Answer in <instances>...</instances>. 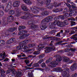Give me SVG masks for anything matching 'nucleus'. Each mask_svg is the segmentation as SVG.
I'll use <instances>...</instances> for the list:
<instances>
[{"label":"nucleus","mask_w":77,"mask_h":77,"mask_svg":"<svg viewBox=\"0 0 77 77\" xmlns=\"http://www.w3.org/2000/svg\"><path fill=\"white\" fill-rule=\"evenodd\" d=\"M52 20H53V17L51 16H48L43 19L41 22L42 25V26L40 27L41 29L42 30L45 29L47 27V23H48V22L51 21Z\"/></svg>","instance_id":"nucleus-1"},{"label":"nucleus","mask_w":77,"mask_h":77,"mask_svg":"<svg viewBox=\"0 0 77 77\" xmlns=\"http://www.w3.org/2000/svg\"><path fill=\"white\" fill-rule=\"evenodd\" d=\"M54 57L56 58V60L52 61L50 63L51 65L50 64L48 65L49 67H56V65H58L59 62L61 61L62 60V58L59 55H56Z\"/></svg>","instance_id":"nucleus-2"},{"label":"nucleus","mask_w":77,"mask_h":77,"mask_svg":"<svg viewBox=\"0 0 77 77\" xmlns=\"http://www.w3.org/2000/svg\"><path fill=\"white\" fill-rule=\"evenodd\" d=\"M54 20H55L54 21V22H51L49 23L50 25V28L51 29H57V27H56L54 26H56V24L57 26V23L58 22V21H59V18H58V17H54Z\"/></svg>","instance_id":"nucleus-3"},{"label":"nucleus","mask_w":77,"mask_h":77,"mask_svg":"<svg viewBox=\"0 0 77 77\" xmlns=\"http://www.w3.org/2000/svg\"><path fill=\"white\" fill-rule=\"evenodd\" d=\"M33 15V14L29 13V12H26L24 16H21L20 18L21 19H23V20H28L29 18L32 17Z\"/></svg>","instance_id":"nucleus-4"},{"label":"nucleus","mask_w":77,"mask_h":77,"mask_svg":"<svg viewBox=\"0 0 77 77\" xmlns=\"http://www.w3.org/2000/svg\"><path fill=\"white\" fill-rule=\"evenodd\" d=\"M69 25V23L66 20H65L63 22H58L57 23V26L61 27H65L66 25Z\"/></svg>","instance_id":"nucleus-5"},{"label":"nucleus","mask_w":77,"mask_h":77,"mask_svg":"<svg viewBox=\"0 0 77 77\" xmlns=\"http://www.w3.org/2000/svg\"><path fill=\"white\" fill-rule=\"evenodd\" d=\"M45 49H46L45 51V53H49V52L51 51H54V50L56 49V48L54 46L46 48H45Z\"/></svg>","instance_id":"nucleus-6"},{"label":"nucleus","mask_w":77,"mask_h":77,"mask_svg":"<svg viewBox=\"0 0 77 77\" xmlns=\"http://www.w3.org/2000/svg\"><path fill=\"white\" fill-rule=\"evenodd\" d=\"M14 69H11V70L12 72L14 75H16L18 77H20L22 75V74H21V72H16L15 70H14Z\"/></svg>","instance_id":"nucleus-7"},{"label":"nucleus","mask_w":77,"mask_h":77,"mask_svg":"<svg viewBox=\"0 0 77 77\" xmlns=\"http://www.w3.org/2000/svg\"><path fill=\"white\" fill-rule=\"evenodd\" d=\"M37 7L35 6H33L32 7H30V10L31 12L34 14H37L39 12V10H37Z\"/></svg>","instance_id":"nucleus-8"},{"label":"nucleus","mask_w":77,"mask_h":77,"mask_svg":"<svg viewBox=\"0 0 77 77\" xmlns=\"http://www.w3.org/2000/svg\"><path fill=\"white\" fill-rule=\"evenodd\" d=\"M20 1H15L13 3V6L14 8H18L20 6Z\"/></svg>","instance_id":"nucleus-9"},{"label":"nucleus","mask_w":77,"mask_h":77,"mask_svg":"<svg viewBox=\"0 0 77 77\" xmlns=\"http://www.w3.org/2000/svg\"><path fill=\"white\" fill-rule=\"evenodd\" d=\"M17 28L16 27H14V28H11L9 29L8 30H6V32H7L6 33V35H8V33H11V32H14L15 30H16Z\"/></svg>","instance_id":"nucleus-10"},{"label":"nucleus","mask_w":77,"mask_h":77,"mask_svg":"<svg viewBox=\"0 0 77 77\" xmlns=\"http://www.w3.org/2000/svg\"><path fill=\"white\" fill-rule=\"evenodd\" d=\"M61 5V3L57 4V2H55L50 5V7H49V8H53V6H54V7H57V6H60Z\"/></svg>","instance_id":"nucleus-11"},{"label":"nucleus","mask_w":77,"mask_h":77,"mask_svg":"<svg viewBox=\"0 0 77 77\" xmlns=\"http://www.w3.org/2000/svg\"><path fill=\"white\" fill-rule=\"evenodd\" d=\"M77 66L76 63H74L70 67V69L71 71H75L77 68Z\"/></svg>","instance_id":"nucleus-12"},{"label":"nucleus","mask_w":77,"mask_h":77,"mask_svg":"<svg viewBox=\"0 0 77 77\" xmlns=\"http://www.w3.org/2000/svg\"><path fill=\"white\" fill-rule=\"evenodd\" d=\"M7 20L8 22H13L14 20V17L12 15L9 16L7 18Z\"/></svg>","instance_id":"nucleus-13"},{"label":"nucleus","mask_w":77,"mask_h":77,"mask_svg":"<svg viewBox=\"0 0 77 77\" xmlns=\"http://www.w3.org/2000/svg\"><path fill=\"white\" fill-rule=\"evenodd\" d=\"M36 3L38 6H41L44 4V2L41 0H37L36 1Z\"/></svg>","instance_id":"nucleus-14"},{"label":"nucleus","mask_w":77,"mask_h":77,"mask_svg":"<svg viewBox=\"0 0 77 77\" xmlns=\"http://www.w3.org/2000/svg\"><path fill=\"white\" fill-rule=\"evenodd\" d=\"M21 8L24 11H28L27 7H26V6L25 5H24V4H22Z\"/></svg>","instance_id":"nucleus-15"},{"label":"nucleus","mask_w":77,"mask_h":77,"mask_svg":"<svg viewBox=\"0 0 77 77\" xmlns=\"http://www.w3.org/2000/svg\"><path fill=\"white\" fill-rule=\"evenodd\" d=\"M70 32V29H67L65 31L64 35H70L71 36V34H69Z\"/></svg>","instance_id":"nucleus-16"},{"label":"nucleus","mask_w":77,"mask_h":77,"mask_svg":"<svg viewBox=\"0 0 77 77\" xmlns=\"http://www.w3.org/2000/svg\"><path fill=\"white\" fill-rule=\"evenodd\" d=\"M23 2L28 5H32V2L30 0H23Z\"/></svg>","instance_id":"nucleus-17"},{"label":"nucleus","mask_w":77,"mask_h":77,"mask_svg":"<svg viewBox=\"0 0 77 77\" xmlns=\"http://www.w3.org/2000/svg\"><path fill=\"white\" fill-rule=\"evenodd\" d=\"M12 2L11 1H10L8 2V3L7 7L11 9L12 8Z\"/></svg>","instance_id":"nucleus-18"},{"label":"nucleus","mask_w":77,"mask_h":77,"mask_svg":"<svg viewBox=\"0 0 77 77\" xmlns=\"http://www.w3.org/2000/svg\"><path fill=\"white\" fill-rule=\"evenodd\" d=\"M69 61V58L66 57H64L63 60V62H68Z\"/></svg>","instance_id":"nucleus-19"},{"label":"nucleus","mask_w":77,"mask_h":77,"mask_svg":"<svg viewBox=\"0 0 77 77\" xmlns=\"http://www.w3.org/2000/svg\"><path fill=\"white\" fill-rule=\"evenodd\" d=\"M41 14L42 16H44V15H48L49 13L48 11H45L41 13Z\"/></svg>","instance_id":"nucleus-20"},{"label":"nucleus","mask_w":77,"mask_h":77,"mask_svg":"<svg viewBox=\"0 0 77 77\" xmlns=\"http://www.w3.org/2000/svg\"><path fill=\"white\" fill-rule=\"evenodd\" d=\"M46 1H45V5H48V7H49V6H50V5H48L51 2V0H45Z\"/></svg>","instance_id":"nucleus-21"},{"label":"nucleus","mask_w":77,"mask_h":77,"mask_svg":"<svg viewBox=\"0 0 77 77\" xmlns=\"http://www.w3.org/2000/svg\"><path fill=\"white\" fill-rule=\"evenodd\" d=\"M5 72L4 71V70L3 69H1V75L3 76V77H5L6 76L5 75L2 74H4V73H5Z\"/></svg>","instance_id":"nucleus-22"},{"label":"nucleus","mask_w":77,"mask_h":77,"mask_svg":"<svg viewBox=\"0 0 77 77\" xmlns=\"http://www.w3.org/2000/svg\"><path fill=\"white\" fill-rule=\"evenodd\" d=\"M0 46H2L5 44V42L3 40H0Z\"/></svg>","instance_id":"nucleus-23"},{"label":"nucleus","mask_w":77,"mask_h":77,"mask_svg":"<svg viewBox=\"0 0 77 77\" xmlns=\"http://www.w3.org/2000/svg\"><path fill=\"white\" fill-rule=\"evenodd\" d=\"M72 13H70L69 14L68 13H66L65 14H64V16H65V18H67V17H69V16L70 17L72 15Z\"/></svg>","instance_id":"nucleus-24"},{"label":"nucleus","mask_w":77,"mask_h":77,"mask_svg":"<svg viewBox=\"0 0 77 77\" xmlns=\"http://www.w3.org/2000/svg\"><path fill=\"white\" fill-rule=\"evenodd\" d=\"M26 29V26H20L19 27V30H22V29Z\"/></svg>","instance_id":"nucleus-25"},{"label":"nucleus","mask_w":77,"mask_h":77,"mask_svg":"<svg viewBox=\"0 0 77 77\" xmlns=\"http://www.w3.org/2000/svg\"><path fill=\"white\" fill-rule=\"evenodd\" d=\"M22 47H23V45H20L17 46V50H21V49H23L22 48Z\"/></svg>","instance_id":"nucleus-26"},{"label":"nucleus","mask_w":77,"mask_h":77,"mask_svg":"<svg viewBox=\"0 0 77 77\" xmlns=\"http://www.w3.org/2000/svg\"><path fill=\"white\" fill-rule=\"evenodd\" d=\"M75 32H76V30H75V29H73L72 31H70V32L69 34V35H70L71 36V35H72V34L75 33Z\"/></svg>","instance_id":"nucleus-27"},{"label":"nucleus","mask_w":77,"mask_h":77,"mask_svg":"<svg viewBox=\"0 0 77 77\" xmlns=\"http://www.w3.org/2000/svg\"><path fill=\"white\" fill-rule=\"evenodd\" d=\"M32 66L33 67H39V65L37 63H34L33 64Z\"/></svg>","instance_id":"nucleus-28"},{"label":"nucleus","mask_w":77,"mask_h":77,"mask_svg":"<svg viewBox=\"0 0 77 77\" xmlns=\"http://www.w3.org/2000/svg\"><path fill=\"white\" fill-rule=\"evenodd\" d=\"M30 27L31 28V29H33V28H37V27H38V25H35L34 24L32 25Z\"/></svg>","instance_id":"nucleus-29"},{"label":"nucleus","mask_w":77,"mask_h":77,"mask_svg":"<svg viewBox=\"0 0 77 77\" xmlns=\"http://www.w3.org/2000/svg\"><path fill=\"white\" fill-rule=\"evenodd\" d=\"M10 40L11 42V44L14 43V42H15V38H11Z\"/></svg>","instance_id":"nucleus-30"},{"label":"nucleus","mask_w":77,"mask_h":77,"mask_svg":"<svg viewBox=\"0 0 77 77\" xmlns=\"http://www.w3.org/2000/svg\"><path fill=\"white\" fill-rule=\"evenodd\" d=\"M62 69L61 68H56L54 69L55 71H56L57 72H59L60 71H61Z\"/></svg>","instance_id":"nucleus-31"},{"label":"nucleus","mask_w":77,"mask_h":77,"mask_svg":"<svg viewBox=\"0 0 77 77\" xmlns=\"http://www.w3.org/2000/svg\"><path fill=\"white\" fill-rule=\"evenodd\" d=\"M24 62L26 63V65H28L30 63V61H29V60H25L24 61Z\"/></svg>","instance_id":"nucleus-32"},{"label":"nucleus","mask_w":77,"mask_h":77,"mask_svg":"<svg viewBox=\"0 0 77 77\" xmlns=\"http://www.w3.org/2000/svg\"><path fill=\"white\" fill-rule=\"evenodd\" d=\"M45 54H41L39 56V59H42V58H43V57H45Z\"/></svg>","instance_id":"nucleus-33"},{"label":"nucleus","mask_w":77,"mask_h":77,"mask_svg":"<svg viewBox=\"0 0 77 77\" xmlns=\"http://www.w3.org/2000/svg\"><path fill=\"white\" fill-rule=\"evenodd\" d=\"M15 14V11L14 10H11L9 12V14L14 15Z\"/></svg>","instance_id":"nucleus-34"},{"label":"nucleus","mask_w":77,"mask_h":77,"mask_svg":"<svg viewBox=\"0 0 77 77\" xmlns=\"http://www.w3.org/2000/svg\"><path fill=\"white\" fill-rule=\"evenodd\" d=\"M70 23L71 26H74L76 24V22L73 21H71Z\"/></svg>","instance_id":"nucleus-35"},{"label":"nucleus","mask_w":77,"mask_h":77,"mask_svg":"<svg viewBox=\"0 0 77 77\" xmlns=\"http://www.w3.org/2000/svg\"><path fill=\"white\" fill-rule=\"evenodd\" d=\"M26 37V35L25 34L23 35H21L20 37V39H24Z\"/></svg>","instance_id":"nucleus-36"},{"label":"nucleus","mask_w":77,"mask_h":77,"mask_svg":"<svg viewBox=\"0 0 77 77\" xmlns=\"http://www.w3.org/2000/svg\"><path fill=\"white\" fill-rule=\"evenodd\" d=\"M68 20V21H69L71 20V21H75V18H73V17H71L70 18H68L67 19Z\"/></svg>","instance_id":"nucleus-37"},{"label":"nucleus","mask_w":77,"mask_h":77,"mask_svg":"<svg viewBox=\"0 0 77 77\" xmlns=\"http://www.w3.org/2000/svg\"><path fill=\"white\" fill-rule=\"evenodd\" d=\"M63 41H60L58 42H57L56 43V45H63L62 44V43Z\"/></svg>","instance_id":"nucleus-38"},{"label":"nucleus","mask_w":77,"mask_h":77,"mask_svg":"<svg viewBox=\"0 0 77 77\" xmlns=\"http://www.w3.org/2000/svg\"><path fill=\"white\" fill-rule=\"evenodd\" d=\"M41 67L42 68H45V66H46V64H45V63H42V64L41 65Z\"/></svg>","instance_id":"nucleus-39"},{"label":"nucleus","mask_w":77,"mask_h":77,"mask_svg":"<svg viewBox=\"0 0 77 77\" xmlns=\"http://www.w3.org/2000/svg\"><path fill=\"white\" fill-rule=\"evenodd\" d=\"M16 11H17V13H18V14H17V16H18L17 15H19V14H20V10L18 8L16 9Z\"/></svg>","instance_id":"nucleus-40"},{"label":"nucleus","mask_w":77,"mask_h":77,"mask_svg":"<svg viewBox=\"0 0 77 77\" xmlns=\"http://www.w3.org/2000/svg\"><path fill=\"white\" fill-rule=\"evenodd\" d=\"M44 47L43 46L40 47L38 48H37V50H38V51H41V50Z\"/></svg>","instance_id":"nucleus-41"},{"label":"nucleus","mask_w":77,"mask_h":77,"mask_svg":"<svg viewBox=\"0 0 77 77\" xmlns=\"http://www.w3.org/2000/svg\"><path fill=\"white\" fill-rule=\"evenodd\" d=\"M59 17L60 19H61V20H64L65 19V16L64 15V14L63 15V16H59Z\"/></svg>","instance_id":"nucleus-42"},{"label":"nucleus","mask_w":77,"mask_h":77,"mask_svg":"<svg viewBox=\"0 0 77 77\" xmlns=\"http://www.w3.org/2000/svg\"><path fill=\"white\" fill-rule=\"evenodd\" d=\"M67 55L69 56H72L73 54L71 52H68Z\"/></svg>","instance_id":"nucleus-43"},{"label":"nucleus","mask_w":77,"mask_h":77,"mask_svg":"<svg viewBox=\"0 0 77 77\" xmlns=\"http://www.w3.org/2000/svg\"><path fill=\"white\" fill-rule=\"evenodd\" d=\"M39 53H40L39 51H35L33 53L34 54L36 55L38 54H39Z\"/></svg>","instance_id":"nucleus-44"},{"label":"nucleus","mask_w":77,"mask_h":77,"mask_svg":"<svg viewBox=\"0 0 77 77\" xmlns=\"http://www.w3.org/2000/svg\"><path fill=\"white\" fill-rule=\"evenodd\" d=\"M4 14L3 11H0V17H2L3 15Z\"/></svg>","instance_id":"nucleus-45"},{"label":"nucleus","mask_w":77,"mask_h":77,"mask_svg":"<svg viewBox=\"0 0 77 77\" xmlns=\"http://www.w3.org/2000/svg\"><path fill=\"white\" fill-rule=\"evenodd\" d=\"M19 44L20 45H24V44H26V43L25 42V40L23 42H20L19 43Z\"/></svg>","instance_id":"nucleus-46"},{"label":"nucleus","mask_w":77,"mask_h":77,"mask_svg":"<svg viewBox=\"0 0 77 77\" xmlns=\"http://www.w3.org/2000/svg\"><path fill=\"white\" fill-rule=\"evenodd\" d=\"M33 23V21H32V20L29 21L28 22V24H29V25L30 24H32V23Z\"/></svg>","instance_id":"nucleus-47"},{"label":"nucleus","mask_w":77,"mask_h":77,"mask_svg":"<svg viewBox=\"0 0 77 77\" xmlns=\"http://www.w3.org/2000/svg\"><path fill=\"white\" fill-rule=\"evenodd\" d=\"M60 40H61L60 39V38L56 37L55 41H60Z\"/></svg>","instance_id":"nucleus-48"},{"label":"nucleus","mask_w":77,"mask_h":77,"mask_svg":"<svg viewBox=\"0 0 77 77\" xmlns=\"http://www.w3.org/2000/svg\"><path fill=\"white\" fill-rule=\"evenodd\" d=\"M43 61L44 59L40 60L38 62V63H39L40 64H41V63H42V62H43Z\"/></svg>","instance_id":"nucleus-49"},{"label":"nucleus","mask_w":77,"mask_h":77,"mask_svg":"<svg viewBox=\"0 0 77 77\" xmlns=\"http://www.w3.org/2000/svg\"><path fill=\"white\" fill-rule=\"evenodd\" d=\"M7 44H12V43L11 41V40L10 39L9 40H8L6 42Z\"/></svg>","instance_id":"nucleus-50"},{"label":"nucleus","mask_w":77,"mask_h":77,"mask_svg":"<svg viewBox=\"0 0 77 77\" xmlns=\"http://www.w3.org/2000/svg\"><path fill=\"white\" fill-rule=\"evenodd\" d=\"M60 32L58 33L55 36H58V37H60Z\"/></svg>","instance_id":"nucleus-51"},{"label":"nucleus","mask_w":77,"mask_h":77,"mask_svg":"<svg viewBox=\"0 0 77 77\" xmlns=\"http://www.w3.org/2000/svg\"><path fill=\"white\" fill-rule=\"evenodd\" d=\"M70 50L72 51V52H74L75 51H76V49L75 48H70Z\"/></svg>","instance_id":"nucleus-52"},{"label":"nucleus","mask_w":77,"mask_h":77,"mask_svg":"<svg viewBox=\"0 0 77 77\" xmlns=\"http://www.w3.org/2000/svg\"><path fill=\"white\" fill-rule=\"evenodd\" d=\"M9 7H7L5 10V11L6 12H9Z\"/></svg>","instance_id":"nucleus-53"},{"label":"nucleus","mask_w":77,"mask_h":77,"mask_svg":"<svg viewBox=\"0 0 77 77\" xmlns=\"http://www.w3.org/2000/svg\"><path fill=\"white\" fill-rule=\"evenodd\" d=\"M55 32V31L54 30H52L49 32L50 34H53Z\"/></svg>","instance_id":"nucleus-54"},{"label":"nucleus","mask_w":77,"mask_h":77,"mask_svg":"<svg viewBox=\"0 0 77 77\" xmlns=\"http://www.w3.org/2000/svg\"><path fill=\"white\" fill-rule=\"evenodd\" d=\"M66 47L68 48H71V47H72V46L70 44L66 45Z\"/></svg>","instance_id":"nucleus-55"},{"label":"nucleus","mask_w":77,"mask_h":77,"mask_svg":"<svg viewBox=\"0 0 77 77\" xmlns=\"http://www.w3.org/2000/svg\"><path fill=\"white\" fill-rule=\"evenodd\" d=\"M22 32L23 34H25V33H26L27 32V31L25 30H22Z\"/></svg>","instance_id":"nucleus-56"},{"label":"nucleus","mask_w":77,"mask_h":77,"mask_svg":"<svg viewBox=\"0 0 77 77\" xmlns=\"http://www.w3.org/2000/svg\"><path fill=\"white\" fill-rule=\"evenodd\" d=\"M53 12H58V9H55L53 10Z\"/></svg>","instance_id":"nucleus-57"},{"label":"nucleus","mask_w":77,"mask_h":77,"mask_svg":"<svg viewBox=\"0 0 77 77\" xmlns=\"http://www.w3.org/2000/svg\"><path fill=\"white\" fill-rule=\"evenodd\" d=\"M33 62H32L31 63H30L29 64L27 65V66H29V67H31V66H32V64H33Z\"/></svg>","instance_id":"nucleus-58"},{"label":"nucleus","mask_w":77,"mask_h":77,"mask_svg":"<svg viewBox=\"0 0 77 77\" xmlns=\"http://www.w3.org/2000/svg\"><path fill=\"white\" fill-rule=\"evenodd\" d=\"M18 34L19 35H23V32L22 31H20V32H19L18 33Z\"/></svg>","instance_id":"nucleus-59"},{"label":"nucleus","mask_w":77,"mask_h":77,"mask_svg":"<svg viewBox=\"0 0 77 77\" xmlns=\"http://www.w3.org/2000/svg\"><path fill=\"white\" fill-rule=\"evenodd\" d=\"M52 60V57L49 58V60H47L46 61V62H50V61H51Z\"/></svg>","instance_id":"nucleus-60"},{"label":"nucleus","mask_w":77,"mask_h":77,"mask_svg":"<svg viewBox=\"0 0 77 77\" xmlns=\"http://www.w3.org/2000/svg\"><path fill=\"white\" fill-rule=\"evenodd\" d=\"M72 77H77V74L76 73L74 75H72Z\"/></svg>","instance_id":"nucleus-61"},{"label":"nucleus","mask_w":77,"mask_h":77,"mask_svg":"<svg viewBox=\"0 0 77 77\" xmlns=\"http://www.w3.org/2000/svg\"><path fill=\"white\" fill-rule=\"evenodd\" d=\"M63 11V9L62 8L58 9V12H60L61 11Z\"/></svg>","instance_id":"nucleus-62"},{"label":"nucleus","mask_w":77,"mask_h":77,"mask_svg":"<svg viewBox=\"0 0 77 77\" xmlns=\"http://www.w3.org/2000/svg\"><path fill=\"white\" fill-rule=\"evenodd\" d=\"M72 8L74 9H76V8H77V7L75 6V5H72Z\"/></svg>","instance_id":"nucleus-63"},{"label":"nucleus","mask_w":77,"mask_h":77,"mask_svg":"<svg viewBox=\"0 0 77 77\" xmlns=\"http://www.w3.org/2000/svg\"><path fill=\"white\" fill-rule=\"evenodd\" d=\"M9 60V59L7 58L4 60V62H8Z\"/></svg>","instance_id":"nucleus-64"}]
</instances>
